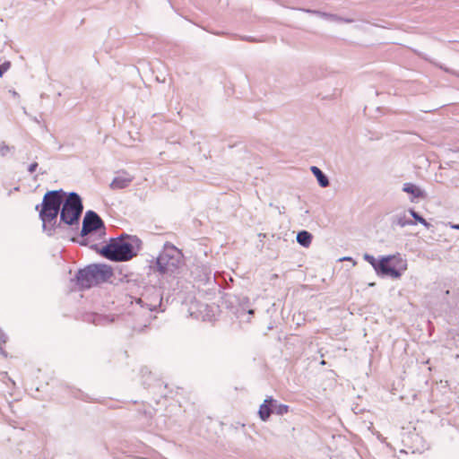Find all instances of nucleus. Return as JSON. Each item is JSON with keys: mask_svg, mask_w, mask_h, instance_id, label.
Instances as JSON below:
<instances>
[{"mask_svg": "<svg viewBox=\"0 0 459 459\" xmlns=\"http://www.w3.org/2000/svg\"><path fill=\"white\" fill-rule=\"evenodd\" d=\"M60 210V219L68 225L77 222L82 212V204L80 196L76 193L69 194L64 199Z\"/></svg>", "mask_w": 459, "mask_h": 459, "instance_id": "obj_6", "label": "nucleus"}, {"mask_svg": "<svg viewBox=\"0 0 459 459\" xmlns=\"http://www.w3.org/2000/svg\"><path fill=\"white\" fill-rule=\"evenodd\" d=\"M363 258L372 265L377 275L399 279L407 270V261L399 253L376 259L365 254Z\"/></svg>", "mask_w": 459, "mask_h": 459, "instance_id": "obj_2", "label": "nucleus"}, {"mask_svg": "<svg viewBox=\"0 0 459 459\" xmlns=\"http://www.w3.org/2000/svg\"><path fill=\"white\" fill-rule=\"evenodd\" d=\"M410 213L420 224L424 225L426 228H429V226H430L429 223L427 222V221L424 218L420 216L414 210H410Z\"/></svg>", "mask_w": 459, "mask_h": 459, "instance_id": "obj_13", "label": "nucleus"}, {"mask_svg": "<svg viewBox=\"0 0 459 459\" xmlns=\"http://www.w3.org/2000/svg\"><path fill=\"white\" fill-rule=\"evenodd\" d=\"M10 67V63H4L0 65V77L3 76V74L6 72Z\"/></svg>", "mask_w": 459, "mask_h": 459, "instance_id": "obj_15", "label": "nucleus"}, {"mask_svg": "<svg viewBox=\"0 0 459 459\" xmlns=\"http://www.w3.org/2000/svg\"><path fill=\"white\" fill-rule=\"evenodd\" d=\"M311 171L316 176L318 180V183L321 186L325 187L329 185V181L327 178L324 175V173L316 166L311 167Z\"/></svg>", "mask_w": 459, "mask_h": 459, "instance_id": "obj_12", "label": "nucleus"}, {"mask_svg": "<svg viewBox=\"0 0 459 459\" xmlns=\"http://www.w3.org/2000/svg\"><path fill=\"white\" fill-rule=\"evenodd\" d=\"M103 226V221L94 212H87L82 222V234L86 235L97 230Z\"/></svg>", "mask_w": 459, "mask_h": 459, "instance_id": "obj_7", "label": "nucleus"}, {"mask_svg": "<svg viewBox=\"0 0 459 459\" xmlns=\"http://www.w3.org/2000/svg\"><path fill=\"white\" fill-rule=\"evenodd\" d=\"M451 228L459 230V224L451 225Z\"/></svg>", "mask_w": 459, "mask_h": 459, "instance_id": "obj_17", "label": "nucleus"}, {"mask_svg": "<svg viewBox=\"0 0 459 459\" xmlns=\"http://www.w3.org/2000/svg\"><path fill=\"white\" fill-rule=\"evenodd\" d=\"M273 398L265 399L259 408V416L263 420H267L272 413L271 406L273 403Z\"/></svg>", "mask_w": 459, "mask_h": 459, "instance_id": "obj_9", "label": "nucleus"}, {"mask_svg": "<svg viewBox=\"0 0 459 459\" xmlns=\"http://www.w3.org/2000/svg\"><path fill=\"white\" fill-rule=\"evenodd\" d=\"M65 197V192L62 189L48 191L44 195L39 210V218L43 222L44 228H46L48 224L51 226L55 225Z\"/></svg>", "mask_w": 459, "mask_h": 459, "instance_id": "obj_3", "label": "nucleus"}, {"mask_svg": "<svg viewBox=\"0 0 459 459\" xmlns=\"http://www.w3.org/2000/svg\"><path fill=\"white\" fill-rule=\"evenodd\" d=\"M111 266L107 264H91L78 274V281L83 288H90L93 285L109 281L113 277Z\"/></svg>", "mask_w": 459, "mask_h": 459, "instance_id": "obj_5", "label": "nucleus"}, {"mask_svg": "<svg viewBox=\"0 0 459 459\" xmlns=\"http://www.w3.org/2000/svg\"><path fill=\"white\" fill-rule=\"evenodd\" d=\"M37 167H38V163L37 162H34V163L30 164V167H29V171L30 173H33L36 170Z\"/></svg>", "mask_w": 459, "mask_h": 459, "instance_id": "obj_16", "label": "nucleus"}, {"mask_svg": "<svg viewBox=\"0 0 459 459\" xmlns=\"http://www.w3.org/2000/svg\"><path fill=\"white\" fill-rule=\"evenodd\" d=\"M289 411V406L285 404H279L275 407V412L277 414L282 415L284 413H287Z\"/></svg>", "mask_w": 459, "mask_h": 459, "instance_id": "obj_14", "label": "nucleus"}, {"mask_svg": "<svg viewBox=\"0 0 459 459\" xmlns=\"http://www.w3.org/2000/svg\"><path fill=\"white\" fill-rule=\"evenodd\" d=\"M157 266L161 273H178L185 266V257L180 249L173 245H165L157 258Z\"/></svg>", "mask_w": 459, "mask_h": 459, "instance_id": "obj_4", "label": "nucleus"}, {"mask_svg": "<svg viewBox=\"0 0 459 459\" xmlns=\"http://www.w3.org/2000/svg\"><path fill=\"white\" fill-rule=\"evenodd\" d=\"M297 241L301 246L307 247L311 244L312 235L306 230L300 231L297 235Z\"/></svg>", "mask_w": 459, "mask_h": 459, "instance_id": "obj_11", "label": "nucleus"}, {"mask_svg": "<svg viewBox=\"0 0 459 459\" xmlns=\"http://www.w3.org/2000/svg\"><path fill=\"white\" fill-rule=\"evenodd\" d=\"M403 190L409 195H411L413 198H420L423 196V192L412 183H405Z\"/></svg>", "mask_w": 459, "mask_h": 459, "instance_id": "obj_10", "label": "nucleus"}, {"mask_svg": "<svg viewBox=\"0 0 459 459\" xmlns=\"http://www.w3.org/2000/svg\"><path fill=\"white\" fill-rule=\"evenodd\" d=\"M141 241L136 237L126 236L112 238L100 249V254L108 260L128 261L136 255Z\"/></svg>", "mask_w": 459, "mask_h": 459, "instance_id": "obj_1", "label": "nucleus"}, {"mask_svg": "<svg viewBox=\"0 0 459 459\" xmlns=\"http://www.w3.org/2000/svg\"><path fill=\"white\" fill-rule=\"evenodd\" d=\"M133 178L129 175L116 177L110 184L112 189H123L130 185Z\"/></svg>", "mask_w": 459, "mask_h": 459, "instance_id": "obj_8", "label": "nucleus"}]
</instances>
